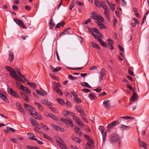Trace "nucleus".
<instances>
[{
	"instance_id": "obj_1",
	"label": "nucleus",
	"mask_w": 149,
	"mask_h": 149,
	"mask_svg": "<svg viewBox=\"0 0 149 149\" xmlns=\"http://www.w3.org/2000/svg\"><path fill=\"white\" fill-rule=\"evenodd\" d=\"M32 125L34 127L37 128L38 129H43L47 130L49 129L46 126L43 124H41V126L38 124L36 121L33 118L30 119Z\"/></svg>"
},
{
	"instance_id": "obj_2",
	"label": "nucleus",
	"mask_w": 149,
	"mask_h": 149,
	"mask_svg": "<svg viewBox=\"0 0 149 149\" xmlns=\"http://www.w3.org/2000/svg\"><path fill=\"white\" fill-rule=\"evenodd\" d=\"M119 136L115 133L111 134L110 136L109 141L112 143H114L117 141L118 139Z\"/></svg>"
},
{
	"instance_id": "obj_3",
	"label": "nucleus",
	"mask_w": 149,
	"mask_h": 149,
	"mask_svg": "<svg viewBox=\"0 0 149 149\" xmlns=\"http://www.w3.org/2000/svg\"><path fill=\"white\" fill-rule=\"evenodd\" d=\"M120 124L119 121L117 120L110 123L108 125L107 128L108 130L112 129Z\"/></svg>"
},
{
	"instance_id": "obj_4",
	"label": "nucleus",
	"mask_w": 149,
	"mask_h": 149,
	"mask_svg": "<svg viewBox=\"0 0 149 149\" xmlns=\"http://www.w3.org/2000/svg\"><path fill=\"white\" fill-rule=\"evenodd\" d=\"M6 69L10 72V74L13 78H15V77H18V75L16 74V72L13 68L8 66H6Z\"/></svg>"
},
{
	"instance_id": "obj_5",
	"label": "nucleus",
	"mask_w": 149,
	"mask_h": 149,
	"mask_svg": "<svg viewBox=\"0 0 149 149\" xmlns=\"http://www.w3.org/2000/svg\"><path fill=\"white\" fill-rule=\"evenodd\" d=\"M14 21L21 27H22L23 28L26 29V27L25 26L23 22L21 19L15 18L14 19Z\"/></svg>"
},
{
	"instance_id": "obj_6",
	"label": "nucleus",
	"mask_w": 149,
	"mask_h": 149,
	"mask_svg": "<svg viewBox=\"0 0 149 149\" xmlns=\"http://www.w3.org/2000/svg\"><path fill=\"white\" fill-rule=\"evenodd\" d=\"M138 95L135 92L134 90L133 91L132 95L130 99V101H134L138 100Z\"/></svg>"
},
{
	"instance_id": "obj_7",
	"label": "nucleus",
	"mask_w": 149,
	"mask_h": 149,
	"mask_svg": "<svg viewBox=\"0 0 149 149\" xmlns=\"http://www.w3.org/2000/svg\"><path fill=\"white\" fill-rule=\"evenodd\" d=\"M24 107L28 111L32 113L35 110L34 108L31 106L29 105L28 104H24Z\"/></svg>"
},
{
	"instance_id": "obj_8",
	"label": "nucleus",
	"mask_w": 149,
	"mask_h": 149,
	"mask_svg": "<svg viewBox=\"0 0 149 149\" xmlns=\"http://www.w3.org/2000/svg\"><path fill=\"white\" fill-rule=\"evenodd\" d=\"M30 114L36 119L40 120L42 118L40 114L38 112H36L34 113H31Z\"/></svg>"
},
{
	"instance_id": "obj_9",
	"label": "nucleus",
	"mask_w": 149,
	"mask_h": 149,
	"mask_svg": "<svg viewBox=\"0 0 149 149\" xmlns=\"http://www.w3.org/2000/svg\"><path fill=\"white\" fill-rule=\"evenodd\" d=\"M56 141L60 147L65 144V143L64 141L61 138L59 137H58L56 138Z\"/></svg>"
},
{
	"instance_id": "obj_10",
	"label": "nucleus",
	"mask_w": 149,
	"mask_h": 149,
	"mask_svg": "<svg viewBox=\"0 0 149 149\" xmlns=\"http://www.w3.org/2000/svg\"><path fill=\"white\" fill-rule=\"evenodd\" d=\"M103 104L104 107L106 109H109L110 107L111 102L109 100H104L103 102Z\"/></svg>"
},
{
	"instance_id": "obj_11",
	"label": "nucleus",
	"mask_w": 149,
	"mask_h": 149,
	"mask_svg": "<svg viewBox=\"0 0 149 149\" xmlns=\"http://www.w3.org/2000/svg\"><path fill=\"white\" fill-rule=\"evenodd\" d=\"M106 71L104 68H102L100 72V80L101 81L103 79V77L105 75Z\"/></svg>"
},
{
	"instance_id": "obj_12",
	"label": "nucleus",
	"mask_w": 149,
	"mask_h": 149,
	"mask_svg": "<svg viewBox=\"0 0 149 149\" xmlns=\"http://www.w3.org/2000/svg\"><path fill=\"white\" fill-rule=\"evenodd\" d=\"M73 119L75 120V122L77 123L79 125L81 126L84 125V124L80 120V119L78 117L76 116H73Z\"/></svg>"
},
{
	"instance_id": "obj_13",
	"label": "nucleus",
	"mask_w": 149,
	"mask_h": 149,
	"mask_svg": "<svg viewBox=\"0 0 149 149\" xmlns=\"http://www.w3.org/2000/svg\"><path fill=\"white\" fill-rule=\"evenodd\" d=\"M119 127L122 130H127L131 129V127L130 126H126L122 124L120 125Z\"/></svg>"
},
{
	"instance_id": "obj_14",
	"label": "nucleus",
	"mask_w": 149,
	"mask_h": 149,
	"mask_svg": "<svg viewBox=\"0 0 149 149\" xmlns=\"http://www.w3.org/2000/svg\"><path fill=\"white\" fill-rule=\"evenodd\" d=\"M20 94L22 97L27 102L28 101L29 97L27 96V94L26 93L23 91H21L20 92Z\"/></svg>"
},
{
	"instance_id": "obj_15",
	"label": "nucleus",
	"mask_w": 149,
	"mask_h": 149,
	"mask_svg": "<svg viewBox=\"0 0 149 149\" xmlns=\"http://www.w3.org/2000/svg\"><path fill=\"white\" fill-rule=\"evenodd\" d=\"M61 120L64 122L65 123L68 124L70 126L72 127L73 126V124L72 122L69 120L67 119H65L61 118Z\"/></svg>"
},
{
	"instance_id": "obj_16",
	"label": "nucleus",
	"mask_w": 149,
	"mask_h": 149,
	"mask_svg": "<svg viewBox=\"0 0 149 149\" xmlns=\"http://www.w3.org/2000/svg\"><path fill=\"white\" fill-rule=\"evenodd\" d=\"M104 10H105L104 13L106 17L108 19L109 18V13L110 11V10L108 8Z\"/></svg>"
},
{
	"instance_id": "obj_17",
	"label": "nucleus",
	"mask_w": 149,
	"mask_h": 149,
	"mask_svg": "<svg viewBox=\"0 0 149 149\" xmlns=\"http://www.w3.org/2000/svg\"><path fill=\"white\" fill-rule=\"evenodd\" d=\"M8 56L9 61L12 63L13 60L14 56L13 53L12 52H10Z\"/></svg>"
},
{
	"instance_id": "obj_18",
	"label": "nucleus",
	"mask_w": 149,
	"mask_h": 149,
	"mask_svg": "<svg viewBox=\"0 0 149 149\" xmlns=\"http://www.w3.org/2000/svg\"><path fill=\"white\" fill-rule=\"evenodd\" d=\"M97 24V25L100 27V29H105L106 26L104 25L102 23H101L99 21H97L96 22Z\"/></svg>"
},
{
	"instance_id": "obj_19",
	"label": "nucleus",
	"mask_w": 149,
	"mask_h": 149,
	"mask_svg": "<svg viewBox=\"0 0 149 149\" xmlns=\"http://www.w3.org/2000/svg\"><path fill=\"white\" fill-rule=\"evenodd\" d=\"M21 88L23 91H25L26 93H31V91L29 89L26 87L24 86L21 84Z\"/></svg>"
},
{
	"instance_id": "obj_20",
	"label": "nucleus",
	"mask_w": 149,
	"mask_h": 149,
	"mask_svg": "<svg viewBox=\"0 0 149 149\" xmlns=\"http://www.w3.org/2000/svg\"><path fill=\"white\" fill-rule=\"evenodd\" d=\"M84 137L86 139L91 143L93 144V141L92 140L91 138L89 136L85 134Z\"/></svg>"
},
{
	"instance_id": "obj_21",
	"label": "nucleus",
	"mask_w": 149,
	"mask_h": 149,
	"mask_svg": "<svg viewBox=\"0 0 149 149\" xmlns=\"http://www.w3.org/2000/svg\"><path fill=\"white\" fill-rule=\"evenodd\" d=\"M98 15L95 13L93 12L90 14V17L96 20L98 18Z\"/></svg>"
},
{
	"instance_id": "obj_22",
	"label": "nucleus",
	"mask_w": 149,
	"mask_h": 149,
	"mask_svg": "<svg viewBox=\"0 0 149 149\" xmlns=\"http://www.w3.org/2000/svg\"><path fill=\"white\" fill-rule=\"evenodd\" d=\"M51 127L52 130H59L61 129V128L56 125H51Z\"/></svg>"
},
{
	"instance_id": "obj_23",
	"label": "nucleus",
	"mask_w": 149,
	"mask_h": 149,
	"mask_svg": "<svg viewBox=\"0 0 149 149\" xmlns=\"http://www.w3.org/2000/svg\"><path fill=\"white\" fill-rule=\"evenodd\" d=\"M41 102L42 103L45 104L47 106H52V103L49 101L46 100H42L41 101Z\"/></svg>"
},
{
	"instance_id": "obj_24",
	"label": "nucleus",
	"mask_w": 149,
	"mask_h": 149,
	"mask_svg": "<svg viewBox=\"0 0 149 149\" xmlns=\"http://www.w3.org/2000/svg\"><path fill=\"white\" fill-rule=\"evenodd\" d=\"M8 92L9 94H10L14 97H17V95L16 93L11 89H10Z\"/></svg>"
},
{
	"instance_id": "obj_25",
	"label": "nucleus",
	"mask_w": 149,
	"mask_h": 149,
	"mask_svg": "<svg viewBox=\"0 0 149 149\" xmlns=\"http://www.w3.org/2000/svg\"><path fill=\"white\" fill-rule=\"evenodd\" d=\"M64 115L65 116L68 115H70L73 117V116H75V114L72 112H70L68 111H65L64 112Z\"/></svg>"
},
{
	"instance_id": "obj_26",
	"label": "nucleus",
	"mask_w": 149,
	"mask_h": 149,
	"mask_svg": "<svg viewBox=\"0 0 149 149\" xmlns=\"http://www.w3.org/2000/svg\"><path fill=\"white\" fill-rule=\"evenodd\" d=\"M53 83L54 86L52 88L54 90L55 88H56L57 89H58L61 87V85L58 83H56L54 81L53 82Z\"/></svg>"
},
{
	"instance_id": "obj_27",
	"label": "nucleus",
	"mask_w": 149,
	"mask_h": 149,
	"mask_svg": "<svg viewBox=\"0 0 149 149\" xmlns=\"http://www.w3.org/2000/svg\"><path fill=\"white\" fill-rule=\"evenodd\" d=\"M101 131V133L102 134V137H103L102 139H103V143H104L105 140L106 136L107 131Z\"/></svg>"
},
{
	"instance_id": "obj_28",
	"label": "nucleus",
	"mask_w": 149,
	"mask_h": 149,
	"mask_svg": "<svg viewBox=\"0 0 149 149\" xmlns=\"http://www.w3.org/2000/svg\"><path fill=\"white\" fill-rule=\"evenodd\" d=\"M107 2L109 6H110L111 9L113 11L115 10L114 5L110 2L108 1H107Z\"/></svg>"
},
{
	"instance_id": "obj_29",
	"label": "nucleus",
	"mask_w": 149,
	"mask_h": 149,
	"mask_svg": "<svg viewBox=\"0 0 149 149\" xmlns=\"http://www.w3.org/2000/svg\"><path fill=\"white\" fill-rule=\"evenodd\" d=\"M139 146L144 148H146V146H147V144L144 141H140L139 142Z\"/></svg>"
},
{
	"instance_id": "obj_30",
	"label": "nucleus",
	"mask_w": 149,
	"mask_h": 149,
	"mask_svg": "<svg viewBox=\"0 0 149 149\" xmlns=\"http://www.w3.org/2000/svg\"><path fill=\"white\" fill-rule=\"evenodd\" d=\"M50 26L49 28L52 29V28L55 26V24L53 21V20L52 19H51L50 21L49 22Z\"/></svg>"
},
{
	"instance_id": "obj_31",
	"label": "nucleus",
	"mask_w": 149,
	"mask_h": 149,
	"mask_svg": "<svg viewBox=\"0 0 149 149\" xmlns=\"http://www.w3.org/2000/svg\"><path fill=\"white\" fill-rule=\"evenodd\" d=\"M0 97L4 101L7 102L8 101V99L6 98V97L3 94L0 93Z\"/></svg>"
},
{
	"instance_id": "obj_32",
	"label": "nucleus",
	"mask_w": 149,
	"mask_h": 149,
	"mask_svg": "<svg viewBox=\"0 0 149 149\" xmlns=\"http://www.w3.org/2000/svg\"><path fill=\"white\" fill-rule=\"evenodd\" d=\"M81 85L83 86L87 87L89 88H91V87L89 84L86 82H82L81 83Z\"/></svg>"
},
{
	"instance_id": "obj_33",
	"label": "nucleus",
	"mask_w": 149,
	"mask_h": 149,
	"mask_svg": "<svg viewBox=\"0 0 149 149\" xmlns=\"http://www.w3.org/2000/svg\"><path fill=\"white\" fill-rule=\"evenodd\" d=\"M91 44L92 45V46L93 47L97 49H100V48L99 46V45H97V44L95 43L94 42H91Z\"/></svg>"
},
{
	"instance_id": "obj_34",
	"label": "nucleus",
	"mask_w": 149,
	"mask_h": 149,
	"mask_svg": "<svg viewBox=\"0 0 149 149\" xmlns=\"http://www.w3.org/2000/svg\"><path fill=\"white\" fill-rule=\"evenodd\" d=\"M27 84L29 85L31 87L33 88L34 89H35L36 88V85L35 84V83H27Z\"/></svg>"
},
{
	"instance_id": "obj_35",
	"label": "nucleus",
	"mask_w": 149,
	"mask_h": 149,
	"mask_svg": "<svg viewBox=\"0 0 149 149\" xmlns=\"http://www.w3.org/2000/svg\"><path fill=\"white\" fill-rule=\"evenodd\" d=\"M35 104L38 106L39 110L41 111L42 110L43 106L37 102H35Z\"/></svg>"
},
{
	"instance_id": "obj_36",
	"label": "nucleus",
	"mask_w": 149,
	"mask_h": 149,
	"mask_svg": "<svg viewBox=\"0 0 149 149\" xmlns=\"http://www.w3.org/2000/svg\"><path fill=\"white\" fill-rule=\"evenodd\" d=\"M94 3L96 6L98 7H100L101 6V3L99 1L97 0H95Z\"/></svg>"
},
{
	"instance_id": "obj_37",
	"label": "nucleus",
	"mask_w": 149,
	"mask_h": 149,
	"mask_svg": "<svg viewBox=\"0 0 149 149\" xmlns=\"http://www.w3.org/2000/svg\"><path fill=\"white\" fill-rule=\"evenodd\" d=\"M73 140L77 143H79L81 141V139L77 137H74L73 138Z\"/></svg>"
},
{
	"instance_id": "obj_38",
	"label": "nucleus",
	"mask_w": 149,
	"mask_h": 149,
	"mask_svg": "<svg viewBox=\"0 0 149 149\" xmlns=\"http://www.w3.org/2000/svg\"><path fill=\"white\" fill-rule=\"evenodd\" d=\"M49 75H50V76L51 78H53V79H54L56 80L59 81V79L56 76H54L50 73L49 74Z\"/></svg>"
},
{
	"instance_id": "obj_39",
	"label": "nucleus",
	"mask_w": 149,
	"mask_h": 149,
	"mask_svg": "<svg viewBox=\"0 0 149 149\" xmlns=\"http://www.w3.org/2000/svg\"><path fill=\"white\" fill-rule=\"evenodd\" d=\"M69 32L68 31H67V29H65L64 31L62 32L60 36L61 35H68L69 34Z\"/></svg>"
},
{
	"instance_id": "obj_40",
	"label": "nucleus",
	"mask_w": 149,
	"mask_h": 149,
	"mask_svg": "<svg viewBox=\"0 0 149 149\" xmlns=\"http://www.w3.org/2000/svg\"><path fill=\"white\" fill-rule=\"evenodd\" d=\"M101 6L104 9L108 8L106 5L105 3L103 1L101 2Z\"/></svg>"
},
{
	"instance_id": "obj_41",
	"label": "nucleus",
	"mask_w": 149,
	"mask_h": 149,
	"mask_svg": "<svg viewBox=\"0 0 149 149\" xmlns=\"http://www.w3.org/2000/svg\"><path fill=\"white\" fill-rule=\"evenodd\" d=\"M33 134L30 133H28L27 134V136L28 138L30 140H34V139H36L35 138H32V136H33Z\"/></svg>"
},
{
	"instance_id": "obj_42",
	"label": "nucleus",
	"mask_w": 149,
	"mask_h": 149,
	"mask_svg": "<svg viewBox=\"0 0 149 149\" xmlns=\"http://www.w3.org/2000/svg\"><path fill=\"white\" fill-rule=\"evenodd\" d=\"M58 102L61 104L62 105H64L65 104V103L64 101L61 99H57Z\"/></svg>"
},
{
	"instance_id": "obj_43",
	"label": "nucleus",
	"mask_w": 149,
	"mask_h": 149,
	"mask_svg": "<svg viewBox=\"0 0 149 149\" xmlns=\"http://www.w3.org/2000/svg\"><path fill=\"white\" fill-rule=\"evenodd\" d=\"M54 91L61 95H62L63 94V93L62 92L61 90L59 88L57 89L56 88H55L54 89Z\"/></svg>"
},
{
	"instance_id": "obj_44",
	"label": "nucleus",
	"mask_w": 149,
	"mask_h": 149,
	"mask_svg": "<svg viewBox=\"0 0 149 149\" xmlns=\"http://www.w3.org/2000/svg\"><path fill=\"white\" fill-rule=\"evenodd\" d=\"M18 77H15V78H13L17 81H20L23 83L24 82V81L23 80L22 78H20V77L18 76Z\"/></svg>"
},
{
	"instance_id": "obj_45",
	"label": "nucleus",
	"mask_w": 149,
	"mask_h": 149,
	"mask_svg": "<svg viewBox=\"0 0 149 149\" xmlns=\"http://www.w3.org/2000/svg\"><path fill=\"white\" fill-rule=\"evenodd\" d=\"M91 21V19L90 18H88L86 20L83 22V24H86L90 22Z\"/></svg>"
},
{
	"instance_id": "obj_46",
	"label": "nucleus",
	"mask_w": 149,
	"mask_h": 149,
	"mask_svg": "<svg viewBox=\"0 0 149 149\" xmlns=\"http://www.w3.org/2000/svg\"><path fill=\"white\" fill-rule=\"evenodd\" d=\"M62 69L61 67H57L54 68V69L53 70V72H58L60 70Z\"/></svg>"
},
{
	"instance_id": "obj_47",
	"label": "nucleus",
	"mask_w": 149,
	"mask_h": 149,
	"mask_svg": "<svg viewBox=\"0 0 149 149\" xmlns=\"http://www.w3.org/2000/svg\"><path fill=\"white\" fill-rule=\"evenodd\" d=\"M68 78L72 80H75L77 78L76 77H73L72 75L70 74L69 75Z\"/></svg>"
},
{
	"instance_id": "obj_48",
	"label": "nucleus",
	"mask_w": 149,
	"mask_h": 149,
	"mask_svg": "<svg viewBox=\"0 0 149 149\" xmlns=\"http://www.w3.org/2000/svg\"><path fill=\"white\" fill-rule=\"evenodd\" d=\"M18 108L19 110L21 112L23 113H24V109L22 108V107L20 105H19Z\"/></svg>"
},
{
	"instance_id": "obj_49",
	"label": "nucleus",
	"mask_w": 149,
	"mask_h": 149,
	"mask_svg": "<svg viewBox=\"0 0 149 149\" xmlns=\"http://www.w3.org/2000/svg\"><path fill=\"white\" fill-rule=\"evenodd\" d=\"M15 71L16 72H16H17L19 75L21 73V72L20 70L19 69V68L17 67H16L15 68Z\"/></svg>"
},
{
	"instance_id": "obj_50",
	"label": "nucleus",
	"mask_w": 149,
	"mask_h": 149,
	"mask_svg": "<svg viewBox=\"0 0 149 149\" xmlns=\"http://www.w3.org/2000/svg\"><path fill=\"white\" fill-rule=\"evenodd\" d=\"M49 109H51L53 112L56 113H58L57 111L54 108L52 107H49Z\"/></svg>"
},
{
	"instance_id": "obj_51",
	"label": "nucleus",
	"mask_w": 149,
	"mask_h": 149,
	"mask_svg": "<svg viewBox=\"0 0 149 149\" xmlns=\"http://www.w3.org/2000/svg\"><path fill=\"white\" fill-rule=\"evenodd\" d=\"M90 98V99L93 100L95 97V95L93 93H91L89 94Z\"/></svg>"
},
{
	"instance_id": "obj_52",
	"label": "nucleus",
	"mask_w": 149,
	"mask_h": 149,
	"mask_svg": "<svg viewBox=\"0 0 149 149\" xmlns=\"http://www.w3.org/2000/svg\"><path fill=\"white\" fill-rule=\"evenodd\" d=\"M96 20L99 21V20H100L102 22H103L104 21V19L102 17L98 15V18H97V19Z\"/></svg>"
},
{
	"instance_id": "obj_53",
	"label": "nucleus",
	"mask_w": 149,
	"mask_h": 149,
	"mask_svg": "<svg viewBox=\"0 0 149 149\" xmlns=\"http://www.w3.org/2000/svg\"><path fill=\"white\" fill-rule=\"evenodd\" d=\"M74 100L78 103H79L81 102V100L79 98L76 97L74 99Z\"/></svg>"
},
{
	"instance_id": "obj_54",
	"label": "nucleus",
	"mask_w": 149,
	"mask_h": 149,
	"mask_svg": "<svg viewBox=\"0 0 149 149\" xmlns=\"http://www.w3.org/2000/svg\"><path fill=\"white\" fill-rule=\"evenodd\" d=\"M102 90V88L101 87H99L97 88L94 89V91H96L98 93H99L100 92V91Z\"/></svg>"
},
{
	"instance_id": "obj_55",
	"label": "nucleus",
	"mask_w": 149,
	"mask_h": 149,
	"mask_svg": "<svg viewBox=\"0 0 149 149\" xmlns=\"http://www.w3.org/2000/svg\"><path fill=\"white\" fill-rule=\"evenodd\" d=\"M34 141H36L40 145H42L43 143L41 141L39 140H38L37 139H34Z\"/></svg>"
},
{
	"instance_id": "obj_56",
	"label": "nucleus",
	"mask_w": 149,
	"mask_h": 149,
	"mask_svg": "<svg viewBox=\"0 0 149 149\" xmlns=\"http://www.w3.org/2000/svg\"><path fill=\"white\" fill-rule=\"evenodd\" d=\"M121 4L123 6H126V2L124 0H122Z\"/></svg>"
},
{
	"instance_id": "obj_57",
	"label": "nucleus",
	"mask_w": 149,
	"mask_h": 149,
	"mask_svg": "<svg viewBox=\"0 0 149 149\" xmlns=\"http://www.w3.org/2000/svg\"><path fill=\"white\" fill-rule=\"evenodd\" d=\"M76 133L79 136H81L82 133V131H76Z\"/></svg>"
},
{
	"instance_id": "obj_58",
	"label": "nucleus",
	"mask_w": 149,
	"mask_h": 149,
	"mask_svg": "<svg viewBox=\"0 0 149 149\" xmlns=\"http://www.w3.org/2000/svg\"><path fill=\"white\" fill-rule=\"evenodd\" d=\"M15 130L11 128L10 127H6V130Z\"/></svg>"
},
{
	"instance_id": "obj_59",
	"label": "nucleus",
	"mask_w": 149,
	"mask_h": 149,
	"mask_svg": "<svg viewBox=\"0 0 149 149\" xmlns=\"http://www.w3.org/2000/svg\"><path fill=\"white\" fill-rule=\"evenodd\" d=\"M76 4H77V5H78L80 6H83L84 5L83 3L79 1H77L76 2Z\"/></svg>"
},
{
	"instance_id": "obj_60",
	"label": "nucleus",
	"mask_w": 149,
	"mask_h": 149,
	"mask_svg": "<svg viewBox=\"0 0 149 149\" xmlns=\"http://www.w3.org/2000/svg\"><path fill=\"white\" fill-rule=\"evenodd\" d=\"M107 41L109 42V44L112 45L113 44V42L112 40L109 38L108 39Z\"/></svg>"
},
{
	"instance_id": "obj_61",
	"label": "nucleus",
	"mask_w": 149,
	"mask_h": 149,
	"mask_svg": "<svg viewBox=\"0 0 149 149\" xmlns=\"http://www.w3.org/2000/svg\"><path fill=\"white\" fill-rule=\"evenodd\" d=\"M12 8L15 10H17L18 9V7L17 6L13 5L12 6Z\"/></svg>"
},
{
	"instance_id": "obj_62",
	"label": "nucleus",
	"mask_w": 149,
	"mask_h": 149,
	"mask_svg": "<svg viewBox=\"0 0 149 149\" xmlns=\"http://www.w3.org/2000/svg\"><path fill=\"white\" fill-rule=\"evenodd\" d=\"M80 114L82 118L83 117H84L85 116V113L84 110L82 111V112L81 113H80Z\"/></svg>"
},
{
	"instance_id": "obj_63",
	"label": "nucleus",
	"mask_w": 149,
	"mask_h": 149,
	"mask_svg": "<svg viewBox=\"0 0 149 149\" xmlns=\"http://www.w3.org/2000/svg\"><path fill=\"white\" fill-rule=\"evenodd\" d=\"M10 141L14 143H17V139H10Z\"/></svg>"
},
{
	"instance_id": "obj_64",
	"label": "nucleus",
	"mask_w": 149,
	"mask_h": 149,
	"mask_svg": "<svg viewBox=\"0 0 149 149\" xmlns=\"http://www.w3.org/2000/svg\"><path fill=\"white\" fill-rule=\"evenodd\" d=\"M50 117H51L54 120H55V121L57 120V119L56 118L54 115H52V114L51 116H50Z\"/></svg>"
}]
</instances>
